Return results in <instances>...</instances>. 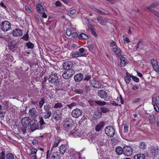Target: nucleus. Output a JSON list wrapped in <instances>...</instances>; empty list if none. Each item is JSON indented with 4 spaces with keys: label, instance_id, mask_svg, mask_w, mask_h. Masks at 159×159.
<instances>
[{
    "label": "nucleus",
    "instance_id": "obj_1",
    "mask_svg": "<svg viewBox=\"0 0 159 159\" xmlns=\"http://www.w3.org/2000/svg\"><path fill=\"white\" fill-rule=\"evenodd\" d=\"M63 129L69 132L72 129L74 123L72 120L70 118H66L63 121Z\"/></svg>",
    "mask_w": 159,
    "mask_h": 159
},
{
    "label": "nucleus",
    "instance_id": "obj_2",
    "mask_svg": "<svg viewBox=\"0 0 159 159\" xmlns=\"http://www.w3.org/2000/svg\"><path fill=\"white\" fill-rule=\"evenodd\" d=\"M51 107L48 104H46L44 106V110L45 112H43L44 115L43 117L45 119L49 118L51 116L52 113L51 111Z\"/></svg>",
    "mask_w": 159,
    "mask_h": 159
},
{
    "label": "nucleus",
    "instance_id": "obj_3",
    "mask_svg": "<svg viewBox=\"0 0 159 159\" xmlns=\"http://www.w3.org/2000/svg\"><path fill=\"white\" fill-rule=\"evenodd\" d=\"M48 79L49 82L51 83L54 84L57 86L59 84V80H58V77L57 74L51 75Z\"/></svg>",
    "mask_w": 159,
    "mask_h": 159
},
{
    "label": "nucleus",
    "instance_id": "obj_4",
    "mask_svg": "<svg viewBox=\"0 0 159 159\" xmlns=\"http://www.w3.org/2000/svg\"><path fill=\"white\" fill-rule=\"evenodd\" d=\"M106 134L108 136L112 137L115 134V130L114 127L111 126H107L105 129Z\"/></svg>",
    "mask_w": 159,
    "mask_h": 159
},
{
    "label": "nucleus",
    "instance_id": "obj_5",
    "mask_svg": "<svg viewBox=\"0 0 159 159\" xmlns=\"http://www.w3.org/2000/svg\"><path fill=\"white\" fill-rule=\"evenodd\" d=\"M32 120L29 117H26L23 118L21 120V123L24 128H26L31 124Z\"/></svg>",
    "mask_w": 159,
    "mask_h": 159
},
{
    "label": "nucleus",
    "instance_id": "obj_6",
    "mask_svg": "<svg viewBox=\"0 0 159 159\" xmlns=\"http://www.w3.org/2000/svg\"><path fill=\"white\" fill-rule=\"evenodd\" d=\"M0 26L2 30L6 32L11 28V24L9 21L5 20L1 23Z\"/></svg>",
    "mask_w": 159,
    "mask_h": 159
},
{
    "label": "nucleus",
    "instance_id": "obj_7",
    "mask_svg": "<svg viewBox=\"0 0 159 159\" xmlns=\"http://www.w3.org/2000/svg\"><path fill=\"white\" fill-rule=\"evenodd\" d=\"M82 114V111L78 108H76L73 110L71 112L72 116L75 118H78Z\"/></svg>",
    "mask_w": 159,
    "mask_h": 159
},
{
    "label": "nucleus",
    "instance_id": "obj_8",
    "mask_svg": "<svg viewBox=\"0 0 159 159\" xmlns=\"http://www.w3.org/2000/svg\"><path fill=\"white\" fill-rule=\"evenodd\" d=\"M133 153V150L131 147L125 146L124 147V154L127 156L131 155Z\"/></svg>",
    "mask_w": 159,
    "mask_h": 159
},
{
    "label": "nucleus",
    "instance_id": "obj_9",
    "mask_svg": "<svg viewBox=\"0 0 159 159\" xmlns=\"http://www.w3.org/2000/svg\"><path fill=\"white\" fill-rule=\"evenodd\" d=\"M73 66V62L70 61H66L64 62L63 64V67L66 70L71 68Z\"/></svg>",
    "mask_w": 159,
    "mask_h": 159
},
{
    "label": "nucleus",
    "instance_id": "obj_10",
    "mask_svg": "<svg viewBox=\"0 0 159 159\" xmlns=\"http://www.w3.org/2000/svg\"><path fill=\"white\" fill-rule=\"evenodd\" d=\"M97 94L98 96L102 99H105L108 97L107 93L103 89L99 90Z\"/></svg>",
    "mask_w": 159,
    "mask_h": 159
},
{
    "label": "nucleus",
    "instance_id": "obj_11",
    "mask_svg": "<svg viewBox=\"0 0 159 159\" xmlns=\"http://www.w3.org/2000/svg\"><path fill=\"white\" fill-rule=\"evenodd\" d=\"M90 84L93 87L96 88H101L102 85L100 82L93 80L90 81Z\"/></svg>",
    "mask_w": 159,
    "mask_h": 159
},
{
    "label": "nucleus",
    "instance_id": "obj_12",
    "mask_svg": "<svg viewBox=\"0 0 159 159\" xmlns=\"http://www.w3.org/2000/svg\"><path fill=\"white\" fill-rule=\"evenodd\" d=\"M29 114L33 119L35 118L37 114H36V110L34 108H32L30 109L29 111Z\"/></svg>",
    "mask_w": 159,
    "mask_h": 159
},
{
    "label": "nucleus",
    "instance_id": "obj_13",
    "mask_svg": "<svg viewBox=\"0 0 159 159\" xmlns=\"http://www.w3.org/2000/svg\"><path fill=\"white\" fill-rule=\"evenodd\" d=\"M12 34L15 36H21L22 34V32L20 29H16L13 30Z\"/></svg>",
    "mask_w": 159,
    "mask_h": 159
},
{
    "label": "nucleus",
    "instance_id": "obj_14",
    "mask_svg": "<svg viewBox=\"0 0 159 159\" xmlns=\"http://www.w3.org/2000/svg\"><path fill=\"white\" fill-rule=\"evenodd\" d=\"M83 78V75L80 73L77 74L75 75L74 77V79L76 82H80Z\"/></svg>",
    "mask_w": 159,
    "mask_h": 159
},
{
    "label": "nucleus",
    "instance_id": "obj_15",
    "mask_svg": "<svg viewBox=\"0 0 159 159\" xmlns=\"http://www.w3.org/2000/svg\"><path fill=\"white\" fill-rule=\"evenodd\" d=\"M104 125L103 122H101L98 124L95 127L96 131L98 132L100 131L104 127Z\"/></svg>",
    "mask_w": 159,
    "mask_h": 159
},
{
    "label": "nucleus",
    "instance_id": "obj_16",
    "mask_svg": "<svg viewBox=\"0 0 159 159\" xmlns=\"http://www.w3.org/2000/svg\"><path fill=\"white\" fill-rule=\"evenodd\" d=\"M112 51L115 54L118 55L119 57H120L121 55V53L122 52L119 48L116 47L114 48H112Z\"/></svg>",
    "mask_w": 159,
    "mask_h": 159
},
{
    "label": "nucleus",
    "instance_id": "obj_17",
    "mask_svg": "<svg viewBox=\"0 0 159 159\" xmlns=\"http://www.w3.org/2000/svg\"><path fill=\"white\" fill-rule=\"evenodd\" d=\"M39 128V126L38 123L35 122L33 123L30 126V129L32 132L38 129Z\"/></svg>",
    "mask_w": 159,
    "mask_h": 159
},
{
    "label": "nucleus",
    "instance_id": "obj_18",
    "mask_svg": "<svg viewBox=\"0 0 159 159\" xmlns=\"http://www.w3.org/2000/svg\"><path fill=\"white\" fill-rule=\"evenodd\" d=\"M158 152V149L157 147H152L151 150V154L155 156L157 155Z\"/></svg>",
    "mask_w": 159,
    "mask_h": 159
},
{
    "label": "nucleus",
    "instance_id": "obj_19",
    "mask_svg": "<svg viewBox=\"0 0 159 159\" xmlns=\"http://www.w3.org/2000/svg\"><path fill=\"white\" fill-rule=\"evenodd\" d=\"M115 151L118 155H120L124 153V148H122L120 146H117L116 148Z\"/></svg>",
    "mask_w": 159,
    "mask_h": 159
},
{
    "label": "nucleus",
    "instance_id": "obj_20",
    "mask_svg": "<svg viewBox=\"0 0 159 159\" xmlns=\"http://www.w3.org/2000/svg\"><path fill=\"white\" fill-rule=\"evenodd\" d=\"M152 102L155 105L156 104L159 105V96H153L152 97Z\"/></svg>",
    "mask_w": 159,
    "mask_h": 159
},
{
    "label": "nucleus",
    "instance_id": "obj_21",
    "mask_svg": "<svg viewBox=\"0 0 159 159\" xmlns=\"http://www.w3.org/2000/svg\"><path fill=\"white\" fill-rule=\"evenodd\" d=\"M36 8L38 12L40 13L43 11H45L44 8L40 4H37L36 6Z\"/></svg>",
    "mask_w": 159,
    "mask_h": 159
},
{
    "label": "nucleus",
    "instance_id": "obj_22",
    "mask_svg": "<svg viewBox=\"0 0 159 159\" xmlns=\"http://www.w3.org/2000/svg\"><path fill=\"white\" fill-rule=\"evenodd\" d=\"M51 158L52 159H60L61 158L60 153L56 152L52 153V156Z\"/></svg>",
    "mask_w": 159,
    "mask_h": 159
},
{
    "label": "nucleus",
    "instance_id": "obj_23",
    "mask_svg": "<svg viewBox=\"0 0 159 159\" xmlns=\"http://www.w3.org/2000/svg\"><path fill=\"white\" fill-rule=\"evenodd\" d=\"M148 118L150 122L152 123H155L157 119L156 117L153 114L150 115Z\"/></svg>",
    "mask_w": 159,
    "mask_h": 159
},
{
    "label": "nucleus",
    "instance_id": "obj_24",
    "mask_svg": "<svg viewBox=\"0 0 159 159\" xmlns=\"http://www.w3.org/2000/svg\"><path fill=\"white\" fill-rule=\"evenodd\" d=\"M63 104L61 102H57L55 103L54 106V108H60L61 109V111H62V110L64 109L63 108Z\"/></svg>",
    "mask_w": 159,
    "mask_h": 159
},
{
    "label": "nucleus",
    "instance_id": "obj_25",
    "mask_svg": "<svg viewBox=\"0 0 159 159\" xmlns=\"http://www.w3.org/2000/svg\"><path fill=\"white\" fill-rule=\"evenodd\" d=\"M93 135L91 134L90 135L87 137L89 142L90 143H94L96 142L95 139Z\"/></svg>",
    "mask_w": 159,
    "mask_h": 159
},
{
    "label": "nucleus",
    "instance_id": "obj_26",
    "mask_svg": "<svg viewBox=\"0 0 159 159\" xmlns=\"http://www.w3.org/2000/svg\"><path fill=\"white\" fill-rule=\"evenodd\" d=\"M71 74H70L69 71H66L63 74L62 76L65 79H68L71 77Z\"/></svg>",
    "mask_w": 159,
    "mask_h": 159
},
{
    "label": "nucleus",
    "instance_id": "obj_27",
    "mask_svg": "<svg viewBox=\"0 0 159 159\" xmlns=\"http://www.w3.org/2000/svg\"><path fill=\"white\" fill-rule=\"evenodd\" d=\"M66 146L65 145L62 144L59 147V151L60 153L63 154L66 152Z\"/></svg>",
    "mask_w": 159,
    "mask_h": 159
},
{
    "label": "nucleus",
    "instance_id": "obj_28",
    "mask_svg": "<svg viewBox=\"0 0 159 159\" xmlns=\"http://www.w3.org/2000/svg\"><path fill=\"white\" fill-rule=\"evenodd\" d=\"M97 20L99 23L102 25H107V22L106 21L104 20L101 17H98Z\"/></svg>",
    "mask_w": 159,
    "mask_h": 159
},
{
    "label": "nucleus",
    "instance_id": "obj_29",
    "mask_svg": "<svg viewBox=\"0 0 159 159\" xmlns=\"http://www.w3.org/2000/svg\"><path fill=\"white\" fill-rule=\"evenodd\" d=\"M145 156L143 154H139L134 156V159H144Z\"/></svg>",
    "mask_w": 159,
    "mask_h": 159
},
{
    "label": "nucleus",
    "instance_id": "obj_30",
    "mask_svg": "<svg viewBox=\"0 0 159 159\" xmlns=\"http://www.w3.org/2000/svg\"><path fill=\"white\" fill-rule=\"evenodd\" d=\"M78 38L80 39H89V37L88 35L81 33L79 35Z\"/></svg>",
    "mask_w": 159,
    "mask_h": 159
},
{
    "label": "nucleus",
    "instance_id": "obj_31",
    "mask_svg": "<svg viewBox=\"0 0 159 159\" xmlns=\"http://www.w3.org/2000/svg\"><path fill=\"white\" fill-rule=\"evenodd\" d=\"M119 57L120 58L121 61L120 65L122 66H124L126 63L125 58L124 57L122 56L121 55Z\"/></svg>",
    "mask_w": 159,
    "mask_h": 159
},
{
    "label": "nucleus",
    "instance_id": "obj_32",
    "mask_svg": "<svg viewBox=\"0 0 159 159\" xmlns=\"http://www.w3.org/2000/svg\"><path fill=\"white\" fill-rule=\"evenodd\" d=\"M101 112L106 113L109 112L110 111L109 109L107 107H101L100 109Z\"/></svg>",
    "mask_w": 159,
    "mask_h": 159
},
{
    "label": "nucleus",
    "instance_id": "obj_33",
    "mask_svg": "<svg viewBox=\"0 0 159 159\" xmlns=\"http://www.w3.org/2000/svg\"><path fill=\"white\" fill-rule=\"evenodd\" d=\"M159 5V2H156L150 5L147 8L148 9H152V8H155L157 7Z\"/></svg>",
    "mask_w": 159,
    "mask_h": 159
},
{
    "label": "nucleus",
    "instance_id": "obj_34",
    "mask_svg": "<svg viewBox=\"0 0 159 159\" xmlns=\"http://www.w3.org/2000/svg\"><path fill=\"white\" fill-rule=\"evenodd\" d=\"M74 31L73 30H72L70 28H68L66 31V35L68 36H71L72 32Z\"/></svg>",
    "mask_w": 159,
    "mask_h": 159
},
{
    "label": "nucleus",
    "instance_id": "obj_35",
    "mask_svg": "<svg viewBox=\"0 0 159 159\" xmlns=\"http://www.w3.org/2000/svg\"><path fill=\"white\" fill-rule=\"evenodd\" d=\"M73 57H78L82 56V55L79 54L78 52H75L72 53L71 55Z\"/></svg>",
    "mask_w": 159,
    "mask_h": 159
},
{
    "label": "nucleus",
    "instance_id": "obj_36",
    "mask_svg": "<svg viewBox=\"0 0 159 159\" xmlns=\"http://www.w3.org/2000/svg\"><path fill=\"white\" fill-rule=\"evenodd\" d=\"M45 100L44 98H43L39 101V105L40 108H42V107L45 102Z\"/></svg>",
    "mask_w": 159,
    "mask_h": 159
},
{
    "label": "nucleus",
    "instance_id": "obj_37",
    "mask_svg": "<svg viewBox=\"0 0 159 159\" xmlns=\"http://www.w3.org/2000/svg\"><path fill=\"white\" fill-rule=\"evenodd\" d=\"M56 21L55 20L53 21L52 22L50 26L49 27V29L50 30L53 29L56 26Z\"/></svg>",
    "mask_w": 159,
    "mask_h": 159
},
{
    "label": "nucleus",
    "instance_id": "obj_38",
    "mask_svg": "<svg viewBox=\"0 0 159 159\" xmlns=\"http://www.w3.org/2000/svg\"><path fill=\"white\" fill-rule=\"evenodd\" d=\"M26 46L28 47V48L30 49H32L34 47V45L33 43L30 42H29L27 43L26 44Z\"/></svg>",
    "mask_w": 159,
    "mask_h": 159
},
{
    "label": "nucleus",
    "instance_id": "obj_39",
    "mask_svg": "<svg viewBox=\"0 0 159 159\" xmlns=\"http://www.w3.org/2000/svg\"><path fill=\"white\" fill-rule=\"evenodd\" d=\"M95 102L98 105L101 106H103L106 104V102H101L99 101H95Z\"/></svg>",
    "mask_w": 159,
    "mask_h": 159
},
{
    "label": "nucleus",
    "instance_id": "obj_40",
    "mask_svg": "<svg viewBox=\"0 0 159 159\" xmlns=\"http://www.w3.org/2000/svg\"><path fill=\"white\" fill-rule=\"evenodd\" d=\"M6 159H14V155L11 153H8L6 155Z\"/></svg>",
    "mask_w": 159,
    "mask_h": 159
},
{
    "label": "nucleus",
    "instance_id": "obj_41",
    "mask_svg": "<svg viewBox=\"0 0 159 159\" xmlns=\"http://www.w3.org/2000/svg\"><path fill=\"white\" fill-rule=\"evenodd\" d=\"M130 76H125L124 77V80L127 84L129 83L131 80Z\"/></svg>",
    "mask_w": 159,
    "mask_h": 159
},
{
    "label": "nucleus",
    "instance_id": "obj_42",
    "mask_svg": "<svg viewBox=\"0 0 159 159\" xmlns=\"http://www.w3.org/2000/svg\"><path fill=\"white\" fill-rule=\"evenodd\" d=\"M129 125L127 123H125L124 125V131L125 133H127L128 131Z\"/></svg>",
    "mask_w": 159,
    "mask_h": 159
},
{
    "label": "nucleus",
    "instance_id": "obj_43",
    "mask_svg": "<svg viewBox=\"0 0 159 159\" xmlns=\"http://www.w3.org/2000/svg\"><path fill=\"white\" fill-rule=\"evenodd\" d=\"M74 91L75 93L79 94H83L84 91L82 89H75Z\"/></svg>",
    "mask_w": 159,
    "mask_h": 159
},
{
    "label": "nucleus",
    "instance_id": "obj_44",
    "mask_svg": "<svg viewBox=\"0 0 159 159\" xmlns=\"http://www.w3.org/2000/svg\"><path fill=\"white\" fill-rule=\"evenodd\" d=\"M39 123L40 124L41 127L44 125H45V126L46 125V123L44 122L43 119L42 117L39 118Z\"/></svg>",
    "mask_w": 159,
    "mask_h": 159
},
{
    "label": "nucleus",
    "instance_id": "obj_45",
    "mask_svg": "<svg viewBox=\"0 0 159 159\" xmlns=\"http://www.w3.org/2000/svg\"><path fill=\"white\" fill-rule=\"evenodd\" d=\"M61 140L60 139H57V140H55L54 141V144H53V148L52 149V150L53 149V148L54 147H57L58 145V144L59 143Z\"/></svg>",
    "mask_w": 159,
    "mask_h": 159
},
{
    "label": "nucleus",
    "instance_id": "obj_46",
    "mask_svg": "<svg viewBox=\"0 0 159 159\" xmlns=\"http://www.w3.org/2000/svg\"><path fill=\"white\" fill-rule=\"evenodd\" d=\"M76 105H77V103L75 102H73L70 104L67 105V106L69 108L71 109Z\"/></svg>",
    "mask_w": 159,
    "mask_h": 159
},
{
    "label": "nucleus",
    "instance_id": "obj_47",
    "mask_svg": "<svg viewBox=\"0 0 159 159\" xmlns=\"http://www.w3.org/2000/svg\"><path fill=\"white\" fill-rule=\"evenodd\" d=\"M139 147L142 149H145L146 147L145 143L144 142L140 143L139 144Z\"/></svg>",
    "mask_w": 159,
    "mask_h": 159
},
{
    "label": "nucleus",
    "instance_id": "obj_48",
    "mask_svg": "<svg viewBox=\"0 0 159 159\" xmlns=\"http://www.w3.org/2000/svg\"><path fill=\"white\" fill-rule=\"evenodd\" d=\"M5 151H2L0 154V159H5Z\"/></svg>",
    "mask_w": 159,
    "mask_h": 159
},
{
    "label": "nucleus",
    "instance_id": "obj_49",
    "mask_svg": "<svg viewBox=\"0 0 159 159\" xmlns=\"http://www.w3.org/2000/svg\"><path fill=\"white\" fill-rule=\"evenodd\" d=\"M37 151V150L35 148H32L30 150L29 154L31 155L33 154H36Z\"/></svg>",
    "mask_w": 159,
    "mask_h": 159
},
{
    "label": "nucleus",
    "instance_id": "obj_50",
    "mask_svg": "<svg viewBox=\"0 0 159 159\" xmlns=\"http://www.w3.org/2000/svg\"><path fill=\"white\" fill-rule=\"evenodd\" d=\"M87 21L89 22V20L88 19H87ZM87 26L88 27L89 29L90 30H92L94 28L93 27V25L91 24V23L89 22L87 24Z\"/></svg>",
    "mask_w": 159,
    "mask_h": 159
},
{
    "label": "nucleus",
    "instance_id": "obj_51",
    "mask_svg": "<svg viewBox=\"0 0 159 159\" xmlns=\"http://www.w3.org/2000/svg\"><path fill=\"white\" fill-rule=\"evenodd\" d=\"M152 103L154 107L155 110L157 112H159V108L157 104H156L155 105L153 102H152Z\"/></svg>",
    "mask_w": 159,
    "mask_h": 159
},
{
    "label": "nucleus",
    "instance_id": "obj_52",
    "mask_svg": "<svg viewBox=\"0 0 159 159\" xmlns=\"http://www.w3.org/2000/svg\"><path fill=\"white\" fill-rule=\"evenodd\" d=\"M29 38V35L27 32L26 34L23 35V36L22 37V39H23L24 40L27 41L28 40Z\"/></svg>",
    "mask_w": 159,
    "mask_h": 159
},
{
    "label": "nucleus",
    "instance_id": "obj_53",
    "mask_svg": "<svg viewBox=\"0 0 159 159\" xmlns=\"http://www.w3.org/2000/svg\"><path fill=\"white\" fill-rule=\"evenodd\" d=\"M67 71H69L70 74H71V77H72L75 74V72L74 70L72 69L71 68L69 70H67Z\"/></svg>",
    "mask_w": 159,
    "mask_h": 159
},
{
    "label": "nucleus",
    "instance_id": "obj_54",
    "mask_svg": "<svg viewBox=\"0 0 159 159\" xmlns=\"http://www.w3.org/2000/svg\"><path fill=\"white\" fill-rule=\"evenodd\" d=\"M151 63L153 66H156L157 64V59H152L151 60Z\"/></svg>",
    "mask_w": 159,
    "mask_h": 159
},
{
    "label": "nucleus",
    "instance_id": "obj_55",
    "mask_svg": "<svg viewBox=\"0 0 159 159\" xmlns=\"http://www.w3.org/2000/svg\"><path fill=\"white\" fill-rule=\"evenodd\" d=\"M16 41L14 40L11 41L10 43V45L12 46V47H14L16 45Z\"/></svg>",
    "mask_w": 159,
    "mask_h": 159
},
{
    "label": "nucleus",
    "instance_id": "obj_56",
    "mask_svg": "<svg viewBox=\"0 0 159 159\" xmlns=\"http://www.w3.org/2000/svg\"><path fill=\"white\" fill-rule=\"evenodd\" d=\"M131 78L133 80L136 82H139V79L138 78L134 76L133 75L131 76Z\"/></svg>",
    "mask_w": 159,
    "mask_h": 159
},
{
    "label": "nucleus",
    "instance_id": "obj_57",
    "mask_svg": "<svg viewBox=\"0 0 159 159\" xmlns=\"http://www.w3.org/2000/svg\"><path fill=\"white\" fill-rule=\"evenodd\" d=\"M70 132L71 134H75L74 135L75 136L76 134H77L78 131L74 129L72 130H71V131H70Z\"/></svg>",
    "mask_w": 159,
    "mask_h": 159
},
{
    "label": "nucleus",
    "instance_id": "obj_58",
    "mask_svg": "<svg viewBox=\"0 0 159 159\" xmlns=\"http://www.w3.org/2000/svg\"><path fill=\"white\" fill-rule=\"evenodd\" d=\"M142 41L141 39L139 40V42L137 43V44L136 45V49H138L139 47V45L140 44H141L142 43Z\"/></svg>",
    "mask_w": 159,
    "mask_h": 159
},
{
    "label": "nucleus",
    "instance_id": "obj_59",
    "mask_svg": "<svg viewBox=\"0 0 159 159\" xmlns=\"http://www.w3.org/2000/svg\"><path fill=\"white\" fill-rule=\"evenodd\" d=\"M62 111H60L59 113V115H58V116H56L55 117V119L57 120H58V119L60 118L61 117V115L62 114Z\"/></svg>",
    "mask_w": 159,
    "mask_h": 159
},
{
    "label": "nucleus",
    "instance_id": "obj_60",
    "mask_svg": "<svg viewBox=\"0 0 159 159\" xmlns=\"http://www.w3.org/2000/svg\"><path fill=\"white\" fill-rule=\"evenodd\" d=\"M91 30V33L93 35L95 36H97V34L95 32V28H94L92 30Z\"/></svg>",
    "mask_w": 159,
    "mask_h": 159
},
{
    "label": "nucleus",
    "instance_id": "obj_61",
    "mask_svg": "<svg viewBox=\"0 0 159 159\" xmlns=\"http://www.w3.org/2000/svg\"><path fill=\"white\" fill-rule=\"evenodd\" d=\"M55 5L57 7H61L62 6V4L60 2L57 1L56 2Z\"/></svg>",
    "mask_w": 159,
    "mask_h": 159
},
{
    "label": "nucleus",
    "instance_id": "obj_62",
    "mask_svg": "<svg viewBox=\"0 0 159 159\" xmlns=\"http://www.w3.org/2000/svg\"><path fill=\"white\" fill-rule=\"evenodd\" d=\"M88 47L89 50L91 51L93 50L94 47V45L93 44H90L88 45Z\"/></svg>",
    "mask_w": 159,
    "mask_h": 159
},
{
    "label": "nucleus",
    "instance_id": "obj_63",
    "mask_svg": "<svg viewBox=\"0 0 159 159\" xmlns=\"http://www.w3.org/2000/svg\"><path fill=\"white\" fill-rule=\"evenodd\" d=\"M71 36L73 37L74 38H76L78 36L77 33L76 32H74V31H73V32H72V34Z\"/></svg>",
    "mask_w": 159,
    "mask_h": 159
},
{
    "label": "nucleus",
    "instance_id": "obj_64",
    "mask_svg": "<svg viewBox=\"0 0 159 159\" xmlns=\"http://www.w3.org/2000/svg\"><path fill=\"white\" fill-rule=\"evenodd\" d=\"M5 113L2 111H0V117L1 118H3L4 117Z\"/></svg>",
    "mask_w": 159,
    "mask_h": 159
}]
</instances>
